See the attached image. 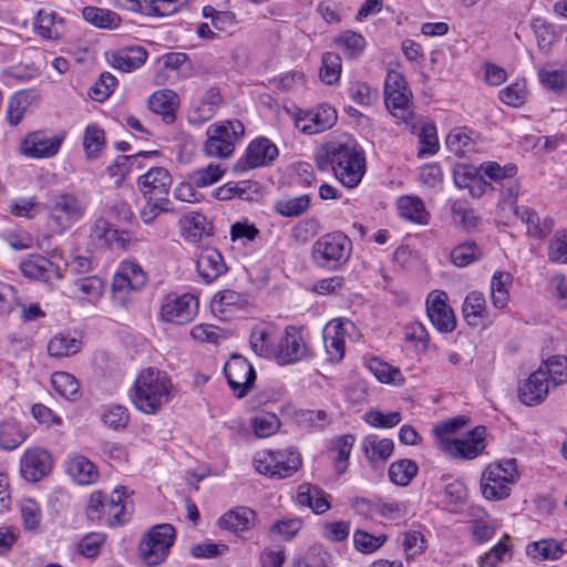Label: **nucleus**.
<instances>
[{
	"instance_id": "f257e3e1",
	"label": "nucleus",
	"mask_w": 567,
	"mask_h": 567,
	"mask_svg": "<svg viewBox=\"0 0 567 567\" xmlns=\"http://www.w3.org/2000/svg\"><path fill=\"white\" fill-rule=\"evenodd\" d=\"M316 166L321 172L331 169L338 181L348 188L355 187L365 173V156L353 138L327 143L316 154Z\"/></svg>"
},
{
	"instance_id": "f03ea898",
	"label": "nucleus",
	"mask_w": 567,
	"mask_h": 567,
	"mask_svg": "<svg viewBox=\"0 0 567 567\" xmlns=\"http://www.w3.org/2000/svg\"><path fill=\"white\" fill-rule=\"evenodd\" d=\"M173 396L168 374L157 368L143 369L136 377L132 402L145 414H156Z\"/></svg>"
},
{
	"instance_id": "7ed1b4c3",
	"label": "nucleus",
	"mask_w": 567,
	"mask_h": 567,
	"mask_svg": "<svg viewBox=\"0 0 567 567\" xmlns=\"http://www.w3.org/2000/svg\"><path fill=\"white\" fill-rule=\"evenodd\" d=\"M85 210L84 199L75 193L58 192L48 200L49 223L60 234L75 225Z\"/></svg>"
},
{
	"instance_id": "20e7f679",
	"label": "nucleus",
	"mask_w": 567,
	"mask_h": 567,
	"mask_svg": "<svg viewBox=\"0 0 567 567\" xmlns=\"http://www.w3.org/2000/svg\"><path fill=\"white\" fill-rule=\"evenodd\" d=\"M350 238L341 231L324 234L312 245L311 257L321 268L336 270L351 256Z\"/></svg>"
},
{
	"instance_id": "39448f33",
	"label": "nucleus",
	"mask_w": 567,
	"mask_h": 567,
	"mask_svg": "<svg viewBox=\"0 0 567 567\" xmlns=\"http://www.w3.org/2000/svg\"><path fill=\"white\" fill-rule=\"evenodd\" d=\"M244 133L245 126L237 120L212 124L207 127L203 151L210 157L227 158L234 153L235 143Z\"/></svg>"
},
{
	"instance_id": "423d86ee",
	"label": "nucleus",
	"mask_w": 567,
	"mask_h": 567,
	"mask_svg": "<svg viewBox=\"0 0 567 567\" xmlns=\"http://www.w3.org/2000/svg\"><path fill=\"white\" fill-rule=\"evenodd\" d=\"M254 465L258 473L282 480L292 476L299 470L301 458L299 453L292 449L265 450L256 454Z\"/></svg>"
},
{
	"instance_id": "0eeeda50",
	"label": "nucleus",
	"mask_w": 567,
	"mask_h": 567,
	"mask_svg": "<svg viewBox=\"0 0 567 567\" xmlns=\"http://www.w3.org/2000/svg\"><path fill=\"white\" fill-rule=\"evenodd\" d=\"M176 538L175 527L171 524H159L151 527L140 543V556L148 566H157L169 554Z\"/></svg>"
},
{
	"instance_id": "6e6552de",
	"label": "nucleus",
	"mask_w": 567,
	"mask_h": 567,
	"mask_svg": "<svg viewBox=\"0 0 567 567\" xmlns=\"http://www.w3.org/2000/svg\"><path fill=\"white\" fill-rule=\"evenodd\" d=\"M517 476L516 460H504L489 465L483 473L481 489L483 496L489 501H498L509 496V485Z\"/></svg>"
},
{
	"instance_id": "1a4fd4ad",
	"label": "nucleus",
	"mask_w": 567,
	"mask_h": 567,
	"mask_svg": "<svg viewBox=\"0 0 567 567\" xmlns=\"http://www.w3.org/2000/svg\"><path fill=\"white\" fill-rule=\"evenodd\" d=\"M146 282L147 275L136 261H122L113 276L111 287L113 300L125 307L130 301L131 293L141 290Z\"/></svg>"
},
{
	"instance_id": "9d476101",
	"label": "nucleus",
	"mask_w": 567,
	"mask_h": 567,
	"mask_svg": "<svg viewBox=\"0 0 567 567\" xmlns=\"http://www.w3.org/2000/svg\"><path fill=\"white\" fill-rule=\"evenodd\" d=\"M411 91L401 73L388 72L384 83V103L394 117L406 122L411 115Z\"/></svg>"
},
{
	"instance_id": "9b49d317",
	"label": "nucleus",
	"mask_w": 567,
	"mask_h": 567,
	"mask_svg": "<svg viewBox=\"0 0 567 567\" xmlns=\"http://www.w3.org/2000/svg\"><path fill=\"white\" fill-rule=\"evenodd\" d=\"M198 309V300L190 293L168 295L161 305L159 315L163 320L175 324H185L193 320Z\"/></svg>"
},
{
	"instance_id": "f8f14e48",
	"label": "nucleus",
	"mask_w": 567,
	"mask_h": 567,
	"mask_svg": "<svg viewBox=\"0 0 567 567\" xmlns=\"http://www.w3.org/2000/svg\"><path fill=\"white\" fill-rule=\"evenodd\" d=\"M309 355L302 332L296 326H287L277 344L275 359L280 365L295 364Z\"/></svg>"
},
{
	"instance_id": "ddd939ff",
	"label": "nucleus",
	"mask_w": 567,
	"mask_h": 567,
	"mask_svg": "<svg viewBox=\"0 0 567 567\" xmlns=\"http://www.w3.org/2000/svg\"><path fill=\"white\" fill-rule=\"evenodd\" d=\"M228 385L239 399L247 395L254 385L256 372L247 359L239 354H233L224 367Z\"/></svg>"
},
{
	"instance_id": "4468645a",
	"label": "nucleus",
	"mask_w": 567,
	"mask_h": 567,
	"mask_svg": "<svg viewBox=\"0 0 567 567\" xmlns=\"http://www.w3.org/2000/svg\"><path fill=\"white\" fill-rule=\"evenodd\" d=\"M349 328L353 329V323L341 319H333L323 328L322 338L330 362L339 363L344 358L346 337L349 334Z\"/></svg>"
},
{
	"instance_id": "2eb2a0df",
	"label": "nucleus",
	"mask_w": 567,
	"mask_h": 567,
	"mask_svg": "<svg viewBox=\"0 0 567 567\" xmlns=\"http://www.w3.org/2000/svg\"><path fill=\"white\" fill-rule=\"evenodd\" d=\"M337 111L331 105L323 103L312 110L299 113L296 126L306 134H317L331 128L337 122Z\"/></svg>"
},
{
	"instance_id": "dca6fc26",
	"label": "nucleus",
	"mask_w": 567,
	"mask_h": 567,
	"mask_svg": "<svg viewBox=\"0 0 567 567\" xmlns=\"http://www.w3.org/2000/svg\"><path fill=\"white\" fill-rule=\"evenodd\" d=\"M64 140V135L49 136L43 131L29 133L21 142V153L31 158L54 156Z\"/></svg>"
},
{
	"instance_id": "f3484780",
	"label": "nucleus",
	"mask_w": 567,
	"mask_h": 567,
	"mask_svg": "<svg viewBox=\"0 0 567 567\" xmlns=\"http://www.w3.org/2000/svg\"><path fill=\"white\" fill-rule=\"evenodd\" d=\"M278 156L277 146L266 137H259L250 142L246 153L236 164L239 171L252 169L270 164Z\"/></svg>"
},
{
	"instance_id": "a211bd4d",
	"label": "nucleus",
	"mask_w": 567,
	"mask_h": 567,
	"mask_svg": "<svg viewBox=\"0 0 567 567\" xmlns=\"http://www.w3.org/2000/svg\"><path fill=\"white\" fill-rule=\"evenodd\" d=\"M444 291H433L426 299V312L432 324L441 332H451L456 327L453 309L446 303Z\"/></svg>"
},
{
	"instance_id": "6ab92c4d",
	"label": "nucleus",
	"mask_w": 567,
	"mask_h": 567,
	"mask_svg": "<svg viewBox=\"0 0 567 567\" xmlns=\"http://www.w3.org/2000/svg\"><path fill=\"white\" fill-rule=\"evenodd\" d=\"M173 178L169 172L161 166L151 167L137 178V187L144 198H168Z\"/></svg>"
},
{
	"instance_id": "aec40b11",
	"label": "nucleus",
	"mask_w": 567,
	"mask_h": 567,
	"mask_svg": "<svg viewBox=\"0 0 567 567\" xmlns=\"http://www.w3.org/2000/svg\"><path fill=\"white\" fill-rule=\"evenodd\" d=\"M484 435L485 427L476 426L465 439L444 441L443 449L453 457L472 460L484 450Z\"/></svg>"
},
{
	"instance_id": "412c9836",
	"label": "nucleus",
	"mask_w": 567,
	"mask_h": 567,
	"mask_svg": "<svg viewBox=\"0 0 567 567\" xmlns=\"http://www.w3.org/2000/svg\"><path fill=\"white\" fill-rule=\"evenodd\" d=\"M52 457L43 449H30L21 458V473L29 482H38L48 475L52 468Z\"/></svg>"
},
{
	"instance_id": "4be33fe9",
	"label": "nucleus",
	"mask_w": 567,
	"mask_h": 567,
	"mask_svg": "<svg viewBox=\"0 0 567 567\" xmlns=\"http://www.w3.org/2000/svg\"><path fill=\"white\" fill-rule=\"evenodd\" d=\"M196 269L199 277L206 284L215 281L228 270L224 257L214 247H204L196 261Z\"/></svg>"
},
{
	"instance_id": "5701e85b",
	"label": "nucleus",
	"mask_w": 567,
	"mask_h": 567,
	"mask_svg": "<svg viewBox=\"0 0 567 567\" xmlns=\"http://www.w3.org/2000/svg\"><path fill=\"white\" fill-rule=\"evenodd\" d=\"M277 328L270 322L257 323L250 331L249 344L255 354L260 358H275Z\"/></svg>"
},
{
	"instance_id": "b1692460",
	"label": "nucleus",
	"mask_w": 567,
	"mask_h": 567,
	"mask_svg": "<svg viewBox=\"0 0 567 567\" xmlns=\"http://www.w3.org/2000/svg\"><path fill=\"white\" fill-rule=\"evenodd\" d=\"M453 179L458 188H467L471 196L480 198L489 185L483 177L481 166L477 168L468 164H458L454 167Z\"/></svg>"
},
{
	"instance_id": "393cba45",
	"label": "nucleus",
	"mask_w": 567,
	"mask_h": 567,
	"mask_svg": "<svg viewBox=\"0 0 567 567\" xmlns=\"http://www.w3.org/2000/svg\"><path fill=\"white\" fill-rule=\"evenodd\" d=\"M550 388L543 370L537 369L518 388V396L525 405H537L546 399Z\"/></svg>"
},
{
	"instance_id": "a878e982",
	"label": "nucleus",
	"mask_w": 567,
	"mask_h": 567,
	"mask_svg": "<svg viewBox=\"0 0 567 567\" xmlns=\"http://www.w3.org/2000/svg\"><path fill=\"white\" fill-rule=\"evenodd\" d=\"M462 315L466 323L474 328L492 319L484 295L475 290L466 295L462 305Z\"/></svg>"
},
{
	"instance_id": "bb28decb",
	"label": "nucleus",
	"mask_w": 567,
	"mask_h": 567,
	"mask_svg": "<svg viewBox=\"0 0 567 567\" xmlns=\"http://www.w3.org/2000/svg\"><path fill=\"white\" fill-rule=\"evenodd\" d=\"M514 214L526 225L527 235L535 239H544L555 226L551 217H545L540 220L537 213L527 206H515Z\"/></svg>"
},
{
	"instance_id": "cd10ccee",
	"label": "nucleus",
	"mask_w": 567,
	"mask_h": 567,
	"mask_svg": "<svg viewBox=\"0 0 567 567\" xmlns=\"http://www.w3.org/2000/svg\"><path fill=\"white\" fill-rule=\"evenodd\" d=\"M221 95L216 87H210L203 95L198 104L192 106L188 110V121L192 124H203L209 120H212L221 103Z\"/></svg>"
},
{
	"instance_id": "c85d7f7f",
	"label": "nucleus",
	"mask_w": 567,
	"mask_h": 567,
	"mask_svg": "<svg viewBox=\"0 0 567 567\" xmlns=\"http://www.w3.org/2000/svg\"><path fill=\"white\" fill-rule=\"evenodd\" d=\"M37 35L45 40H59L64 33V19L54 11L40 10L33 22Z\"/></svg>"
},
{
	"instance_id": "c756f323",
	"label": "nucleus",
	"mask_w": 567,
	"mask_h": 567,
	"mask_svg": "<svg viewBox=\"0 0 567 567\" xmlns=\"http://www.w3.org/2000/svg\"><path fill=\"white\" fill-rule=\"evenodd\" d=\"M91 238L100 245L112 246L116 244L122 248H127L130 244L128 234L114 229L112 225L103 219H96L91 227Z\"/></svg>"
},
{
	"instance_id": "7c9ffc66",
	"label": "nucleus",
	"mask_w": 567,
	"mask_h": 567,
	"mask_svg": "<svg viewBox=\"0 0 567 567\" xmlns=\"http://www.w3.org/2000/svg\"><path fill=\"white\" fill-rule=\"evenodd\" d=\"M146 59L147 51L141 45H135L113 52L111 55V63L115 69L122 72H131L142 66Z\"/></svg>"
},
{
	"instance_id": "2f4dec72",
	"label": "nucleus",
	"mask_w": 567,
	"mask_h": 567,
	"mask_svg": "<svg viewBox=\"0 0 567 567\" xmlns=\"http://www.w3.org/2000/svg\"><path fill=\"white\" fill-rule=\"evenodd\" d=\"M424 527L421 525L412 526L403 530L400 536V545L406 560L413 559L425 553L427 548V539L425 538Z\"/></svg>"
},
{
	"instance_id": "473e14b6",
	"label": "nucleus",
	"mask_w": 567,
	"mask_h": 567,
	"mask_svg": "<svg viewBox=\"0 0 567 567\" xmlns=\"http://www.w3.org/2000/svg\"><path fill=\"white\" fill-rule=\"evenodd\" d=\"M21 271L25 277L45 282L60 277L58 267L42 256H32L23 261L21 264Z\"/></svg>"
},
{
	"instance_id": "72a5a7b5",
	"label": "nucleus",
	"mask_w": 567,
	"mask_h": 567,
	"mask_svg": "<svg viewBox=\"0 0 567 567\" xmlns=\"http://www.w3.org/2000/svg\"><path fill=\"white\" fill-rule=\"evenodd\" d=\"M567 553V539L558 543L553 538L542 539L527 545L526 554L536 560H556Z\"/></svg>"
},
{
	"instance_id": "f704fd0d",
	"label": "nucleus",
	"mask_w": 567,
	"mask_h": 567,
	"mask_svg": "<svg viewBox=\"0 0 567 567\" xmlns=\"http://www.w3.org/2000/svg\"><path fill=\"white\" fill-rule=\"evenodd\" d=\"M182 237L189 243H198L203 237L212 236V225L206 216L193 213L181 220Z\"/></svg>"
},
{
	"instance_id": "c9c22d12",
	"label": "nucleus",
	"mask_w": 567,
	"mask_h": 567,
	"mask_svg": "<svg viewBox=\"0 0 567 567\" xmlns=\"http://www.w3.org/2000/svg\"><path fill=\"white\" fill-rule=\"evenodd\" d=\"M354 504L359 508H365L371 514H378L385 519H395L405 514V506L396 501H371L368 498H355Z\"/></svg>"
},
{
	"instance_id": "e433bc0d",
	"label": "nucleus",
	"mask_w": 567,
	"mask_h": 567,
	"mask_svg": "<svg viewBox=\"0 0 567 567\" xmlns=\"http://www.w3.org/2000/svg\"><path fill=\"white\" fill-rule=\"evenodd\" d=\"M255 512L248 507H236L228 511L219 519L218 525L223 529L234 533L248 530L254 523Z\"/></svg>"
},
{
	"instance_id": "4c0bfd02",
	"label": "nucleus",
	"mask_w": 567,
	"mask_h": 567,
	"mask_svg": "<svg viewBox=\"0 0 567 567\" xmlns=\"http://www.w3.org/2000/svg\"><path fill=\"white\" fill-rule=\"evenodd\" d=\"M186 0H125L128 9L145 11L147 14L169 16Z\"/></svg>"
},
{
	"instance_id": "58836bf2",
	"label": "nucleus",
	"mask_w": 567,
	"mask_h": 567,
	"mask_svg": "<svg viewBox=\"0 0 567 567\" xmlns=\"http://www.w3.org/2000/svg\"><path fill=\"white\" fill-rule=\"evenodd\" d=\"M126 494V488L121 486L115 488L110 497L106 499V524L111 527L123 525L130 518V515L125 512V504L123 498Z\"/></svg>"
},
{
	"instance_id": "ea45409f",
	"label": "nucleus",
	"mask_w": 567,
	"mask_h": 567,
	"mask_svg": "<svg viewBox=\"0 0 567 567\" xmlns=\"http://www.w3.org/2000/svg\"><path fill=\"white\" fill-rule=\"evenodd\" d=\"M82 348V341L70 333L59 332L48 342V353L52 358H66L76 354Z\"/></svg>"
},
{
	"instance_id": "a19ab883",
	"label": "nucleus",
	"mask_w": 567,
	"mask_h": 567,
	"mask_svg": "<svg viewBox=\"0 0 567 567\" xmlns=\"http://www.w3.org/2000/svg\"><path fill=\"white\" fill-rule=\"evenodd\" d=\"M176 97L177 95L172 90L156 91L148 99V109L163 115L165 122L172 123L175 120Z\"/></svg>"
},
{
	"instance_id": "79ce46f5",
	"label": "nucleus",
	"mask_w": 567,
	"mask_h": 567,
	"mask_svg": "<svg viewBox=\"0 0 567 567\" xmlns=\"http://www.w3.org/2000/svg\"><path fill=\"white\" fill-rule=\"evenodd\" d=\"M82 17L87 23L95 28L109 30L118 28L122 21L117 13L109 9L93 6L84 7L82 10Z\"/></svg>"
},
{
	"instance_id": "37998d69",
	"label": "nucleus",
	"mask_w": 567,
	"mask_h": 567,
	"mask_svg": "<svg viewBox=\"0 0 567 567\" xmlns=\"http://www.w3.org/2000/svg\"><path fill=\"white\" fill-rule=\"evenodd\" d=\"M68 472L80 485L93 484L99 477L96 466L89 458L82 455H78L70 461Z\"/></svg>"
},
{
	"instance_id": "c03bdc74",
	"label": "nucleus",
	"mask_w": 567,
	"mask_h": 567,
	"mask_svg": "<svg viewBox=\"0 0 567 567\" xmlns=\"http://www.w3.org/2000/svg\"><path fill=\"white\" fill-rule=\"evenodd\" d=\"M396 207L400 216L410 221L421 225L429 223V213L419 197L402 196L398 199Z\"/></svg>"
},
{
	"instance_id": "a18cd8bd",
	"label": "nucleus",
	"mask_w": 567,
	"mask_h": 567,
	"mask_svg": "<svg viewBox=\"0 0 567 567\" xmlns=\"http://www.w3.org/2000/svg\"><path fill=\"white\" fill-rule=\"evenodd\" d=\"M394 444L390 439H379L368 435L362 443V450L371 463L385 462L393 453Z\"/></svg>"
},
{
	"instance_id": "49530a36",
	"label": "nucleus",
	"mask_w": 567,
	"mask_h": 567,
	"mask_svg": "<svg viewBox=\"0 0 567 567\" xmlns=\"http://www.w3.org/2000/svg\"><path fill=\"white\" fill-rule=\"evenodd\" d=\"M538 370H543L546 380L553 388L567 383V357L566 355H551L549 357Z\"/></svg>"
},
{
	"instance_id": "de8ad7c7",
	"label": "nucleus",
	"mask_w": 567,
	"mask_h": 567,
	"mask_svg": "<svg viewBox=\"0 0 567 567\" xmlns=\"http://www.w3.org/2000/svg\"><path fill=\"white\" fill-rule=\"evenodd\" d=\"M334 44L346 59L353 60L362 54L365 48V39L358 32L347 30L334 39Z\"/></svg>"
},
{
	"instance_id": "09e8293b",
	"label": "nucleus",
	"mask_w": 567,
	"mask_h": 567,
	"mask_svg": "<svg viewBox=\"0 0 567 567\" xmlns=\"http://www.w3.org/2000/svg\"><path fill=\"white\" fill-rule=\"evenodd\" d=\"M297 501L300 505L310 507L317 514H322L330 508L327 494L322 489L310 485L299 487Z\"/></svg>"
},
{
	"instance_id": "8fccbe9b",
	"label": "nucleus",
	"mask_w": 567,
	"mask_h": 567,
	"mask_svg": "<svg viewBox=\"0 0 567 567\" xmlns=\"http://www.w3.org/2000/svg\"><path fill=\"white\" fill-rule=\"evenodd\" d=\"M369 370L382 383H390L394 385L402 384L404 378L400 369L390 365L388 362L380 358H372L368 363Z\"/></svg>"
},
{
	"instance_id": "3c124183",
	"label": "nucleus",
	"mask_w": 567,
	"mask_h": 567,
	"mask_svg": "<svg viewBox=\"0 0 567 567\" xmlns=\"http://www.w3.org/2000/svg\"><path fill=\"white\" fill-rule=\"evenodd\" d=\"M483 258V251L475 241H464L451 250V261L456 267H466Z\"/></svg>"
},
{
	"instance_id": "603ef678",
	"label": "nucleus",
	"mask_w": 567,
	"mask_h": 567,
	"mask_svg": "<svg viewBox=\"0 0 567 567\" xmlns=\"http://www.w3.org/2000/svg\"><path fill=\"white\" fill-rule=\"evenodd\" d=\"M417 464L408 458L393 462L389 467V478L398 486H408L417 474Z\"/></svg>"
},
{
	"instance_id": "864d4df0",
	"label": "nucleus",
	"mask_w": 567,
	"mask_h": 567,
	"mask_svg": "<svg viewBox=\"0 0 567 567\" xmlns=\"http://www.w3.org/2000/svg\"><path fill=\"white\" fill-rule=\"evenodd\" d=\"M53 389L69 400H76L80 392V383L76 378L64 371L54 372L51 377Z\"/></svg>"
},
{
	"instance_id": "5fc2aeb1",
	"label": "nucleus",
	"mask_w": 567,
	"mask_h": 567,
	"mask_svg": "<svg viewBox=\"0 0 567 567\" xmlns=\"http://www.w3.org/2000/svg\"><path fill=\"white\" fill-rule=\"evenodd\" d=\"M27 439L25 433L19 424L12 421L0 423V447L3 450H14Z\"/></svg>"
},
{
	"instance_id": "6e6d98bb",
	"label": "nucleus",
	"mask_w": 567,
	"mask_h": 567,
	"mask_svg": "<svg viewBox=\"0 0 567 567\" xmlns=\"http://www.w3.org/2000/svg\"><path fill=\"white\" fill-rule=\"evenodd\" d=\"M341 58L338 53L324 52L321 58L320 79L323 83L332 85L340 79Z\"/></svg>"
},
{
	"instance_id": "4d7b16f0",
	"label": "nucleus",
	"mask_w": 567,
	"mask_h": 567,
	"mask_svg": "<svg viewBox=\"0 0 567 567\" xmlns=\"http://www.w3.org/2000/svg\"><path fill=\"white\" fill-rule=\"evenodd\" d=\"M532 29L534 31L538 49L548 53L556 41V33L553 25L542 18H535L532 21Z\"/></svg>"
},
{
	"instance_id": "13d9d810",
	"label": "nucleus",
	"mask_w": 567,
	"mask_h": 567,
	"mask_svg": "<svg viewBox=\"0 0 567 567\" xmlns=\"http://www.w3.org/2000/svg\"><path fill=\"white\" fill-rule=\"evenodd\" d=\"M388 540L385 534L372 535L365 530L357 529L353 533L354 548L363 554H372Z\"/></svg>"
},
{
	"instance_id": "bf43d9fd",
	"label": "nucleus",
	"mask_w": 567,
	"mask_h": 567,
	"mask_svg": "<svg viewBox=\"0 0 567 567\" xmlns=\"http://www.w3.org/2000/svg\"><path fill=\"white\" fill-rule=\"evenodd\" d=\"M145 204L141 208L140 217L146 225L153 223L161 213L173 212L174 207L168 198H145Z\"/></svg>"
},
{
	"instance_id": "052dcab7",
	"label": "nucleus",
	"mask_w": 567,
	"mask_h": 567,
	"mask_svg": "<svg viewBox=\"0 0 567 567\" xmlns=\"http://www.w3.org/2000/svg\"><path fill=\"white\" fill-rule=\"evenodd\" d=\"M224 171L219 165L209 164L206 167L195 169L188 174V181L197 188H203L217 183L223 177Z\"/></svg>"
},
{
	"instance_id": "680f3d73",
	"label": "nucleus",
	"mask_w": 567,
	"mask_h": 567,
	"mask_svg": "<svg viewBox=\"0 0 567 567\" xmlns=\"http://www.w3.org/2000/svg\"><path fill=\"white\" fill-rule=\"evenodd\" d=\"M481 171L483 177H488L492 182L502 186L507 182L511 177L516 176L517 167L513 164H507L505 166H501L496 162H484L481 165Z\"/></svg>"
},
{
	"instance_id": "e2e57ef3",
	"label": "nucleus",
	"mask_w": 567,
	"mask_h": 567,
	"mask_svg": "<svg viewBox=\"0 0 567 567\" xmlns=\"http://www.w3.org/2000/svg\"><path fill=\"white\" fill-rule=\"evenodd\" d=\"M354 436L351 434H346L339 436L332 446V451L337 453L334 456L336 470L339 475L343 474L347 471V461L351 454Z\"/></svg>"
},
{
	"instance_id": "0e129e2a",
	"label": "nucleus",
	"mask_w": 567,
	"mask_h": 567,
	"mask_svg": "<svg viewBox=\"0 0 567 567\" xmlns=\"http://www.w3.org/2000/svg\"><path fill=\"white\" fill-rule=\"evenodd\" d=\"M254 432L258 437H269L280 427V420L275 413L261 412L252 420Z\"/></svg>"
},
{
	"instance_id": "69168bd1",
	"label": "nucleus",
	"mask_w": 567,
	"mask_h": 567,
	"mask_svg": "<svg viewBox=\"0 0 567 567\" xmlns=\"http://www.w3.org/2000/svg\"><path fill=\"white\" fill-rule=\"evenodd\" d=\"M452 216L454 221L465 229L475 228L478 225V218L466 200H455L452 204Z\"/></svg>"
},
{
	"instance_id": "338daca9",
	"label": "nucleus",
	"mask_w": 567,
	"mask_h": 567,
	"mask_svg": "<svg viewBox=\"0 0 567 567\" xmlns=\"http://www.w3.org/2000/svg\"><path fill=\"white\" fill-rule=\"evenodd\" d=\"M74 287L89 301H95L100 299L104 290V282L97 276H91L78 279L74 282Z\"/></svg>"
},
{
	"instance_id": "774afa93",
	"label": "nucleus",
	"mask_w": 567,
	"mask_h": 567,
	"mask_svg": "<svg viewBox=\"0 0 567 567\" xmlns=\"http://www.w3.org/2000/svg\"><path fill=\"white\" fill-rule=\"evenodd\" d=\"M548 258L556 264H567V231H557L550 239Z\"/></svg>"
}]
</instances>
